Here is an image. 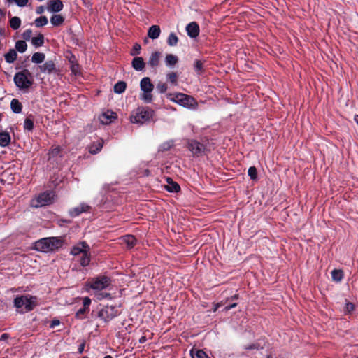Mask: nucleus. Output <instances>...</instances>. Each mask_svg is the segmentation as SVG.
<instances>
[{"instance_id": "f257e3e1", "label": "nucleus", "mask_w": 358, "mask_h": 358, "mask_svg": "<svg viewBox=\"0 0 358 358\" xmlns=\"http://www.w3.org/2000/svg\"><path fill=\"white\" fill-rule=\"evenodd\" d=\"M62 245V241L57 237L41 238L35 242L34 249L43 252H52Z\"/></svg>"}, {"instance_id": "f03ea898", "label": "nucleus", "mask_w": 358, "mask_h": 358, "mask_svg": "<svg viewBox=\"0 0 358 358\" xmlns=\"http://www.w3.org/2000/svg\"><path fill=\"white\" fill-rule=\"evenodd\" d=\"M154 111L148 108L139 107L133 110L130 116V122L132 124L142 125L150 121L154 116Z\"/></svg>"}, {"instance_id": "7ed1b4c3", "label": "nucleus", "mask_w": 358, "mask_h": 358, "mask_svg": "<svg viewBox=\"0 0 358 358\" xmlns=\"http://www.w3.org/2000/svg\"><path fill=\"white\" fill-rule=\"evenodd\" d=\"M13 80L16 86L20 90L29 89L33 84V77L27 69L17 72Z\"/></svg>"}, {"instance_id": "20e7f679", "label": "nucleus", "mask_w": 358, "mask_h": 358, "mask_svg": "<svg viewBox=\"0 0 358 358\" xmlns=\"http://www.w3.org/2000/svg\"><path fill=\"white\" fill-rule=\"evenodd\" d=\"M170 100L187 108H196L198 106L197 101L191 96L183 93L170 94Z\"/></svg>"}, {"instance_id": "39448f33", "label": "nucleus", "mask_w": 358, "mask_h": 358, "mask_svg": "<svg viewBox=\"0 0 358 358\" xmlns=\"http://www.w3.org/2000/svg\"><path fill=\"white\" fill-rule=\"evenodd\" d=\"M36 305V297L30 295L17 296L14 299V306L17 309L24 308L25 312L31 311Z\"/></svg>"}, {"instance_id": "423d86ee", "label": "nucleus", "mask_w": 358, "mask_h": 358, "mask_svg": "<svg viewBox=\"0 0 358 358\" xmlns=\"http://www.w3.org/2000/svg\"><path fill=\"white\" fill-rule=\"evenodd\" d=\"M140 87L143 92L141 99L146 103H150L152 101V92L154 89V85L150 78L148 77L143 78L140 82Z\"/></svg>"}, {"instance_id": "0eeeda50", "label": "nucleus", "mask_w": 358, "mask_h": 358, "mask_svg": "<svg viewBox=\"0 0 358 358\" xmlns=\"http://www.w3.org/2000/svg\"><path fill=\"white\" fill-rule=\"evenodd\" d=\"M54 200V193L51 191L45 192L31 201V206L33 208H41L51 204Z\"/></svg>"}, {"instance_id": "6e6552de", "label": "nucleus", "mask_w": 358, "mask_h": 358, "mask_svg": "<svg viewBox=\"0 0 358 358\" xmlns=\"http://www.w3.org/2000/svg\"><path fill=\"white\" fill-rule=\"evenodd\" d=\"M111 284V280L108 277L99 276L89 280L86 286L94 291H101L108 287Z\"/></svg>"}, {"instance_id": "1a4fd4ad", "label": "nucleus", "mask_w": 358, "mask_h": 358, "mask_svg": "<svg viewBox=\"0 0 358 358\" xmlns=\"http://www.w3.org/2000/svg\"><path fill=\"white\" fill-rule=\"evenodd\" d=\"M120 314V311L115 306H106L101 308L98 317L105 322H108Z\"/></svg>"}, {"instance_id": "9d476101", "label": "nucleus", "mask_w": 358, "mask_h": 358, "mask_svg": "<svg viewBox=\"0 0 358 358\" xmlns=\"http://www.w3.org/2000/svg\"><path fill=\"white\" fill-rule=\"evenodd\" d=\"M189 150L194 155H201L205 152L206 147L203 144L196 140H189L187 142Z\"/></svg>"}, {"instance_id": "9b49d317", "label": "nucleus", "mask_w": 358, "mask_h": 358, "mask_svg": "<svg viewBox=\"0 0 358 358\" xmlns=\"http://www.w3.org/2000/svg\"><path fill=\"white\" fill-rule=\"evenodd\" d=\"M90 206L85 203H81L79 206L74 207L69 210L71 217L79 216L83 213H87L90 210Z\"/></svg>"}, {"instance_id": "f8f14e48", "label": "nucleus", "mask_w": 358, "mask_h": 358, "mask_svg": "<svg viewBox=\"0 0 358 358\" xmlns=\"http://www.w3.org/2000/svg\"><path fill=\"white\" fill-rule=\"evenodd\" d=\"M90 246L85 242H80L72 248L71 254L76 256L83 255L85 252H90Z\"/></svg>"}, {"instance_id": "ddd939ff", "label": "nucleus", "mask_w": 358, "mask_h": 358, "mask_svg": "<svg viewBox=\"0 0 358 358\" xmlns=\"http://www.w3.org/2000/svg\"><path fill=\"white\" fill-rule=\"evenodd\" d=\"M117 119V114L111 110H107L99 116V120L103 124H109Z\"/></svg>"}, {"instance_id": "4468645a", "label": "nucleus", "mask_w": 358, "mask_h": 358, "mask_svg": "<svg viewBox=\"0 0 358 358\" xmlns=\"http://www.w3.org/2000/svg\"><path fill=\"white\" fill-rule=\"evenodd\" d=\"M41 72L50 74L57 72L55 62L52 60L46 61L43 64L39 66Z\"/></svg>"}, {"instance_id": "2eb2a0df", "label": "nucleus", "mask_w": 358, "mask_h": 358, "mask_svg": "<svg viewBox=\"0 0 358 358\" xmlns=\"http://www.w3.org/2000/svg\"><path fill=\"white\" fill-rule=\"evenodd\" d=\"M63 3L60 0H50L48 3L47 10L51 13H57L63 9Z\"/></svg>"}, {"instance_id": "dca6fc26", "label": "nucleus", "mask_w": 358, "mask_h": 358, "mask_svg": "<svg viewBox=\"0 0 358 358\" xmlns=\"http://www.w3.org/2000/svg\"><path fill=\"white\" fill-rule=\"evenodd\" d=\"M186 31H187V35L190 38H193L197 37L199 36V31H200L199 27L198 24L195 22L189 23L186 27Z\"/></svg>"}, {"instance_id": "f3484780", "label": "nucleus", "mask_w": 358, "mask_h": 358, "mask_svg": "<svg viewBox=\"0 0 358 358\" xmlns=\"http://www.w3.org/2000/svg\"><path fill=\"white\" fill-rule=\"evenodd\" d=\"M103 145V141L102 139H99L96 141H94L88 146L89 152L92 155L97 154L101 150Z\"/></svg>"}, {"instance_id": "a211bd4d", "label": "nucleus", "mask_w": 358, "mask_h": 358, "mask_svg": "<svg viewBox=\"0 0 358 358\" xmlns=\"http://www.w3.org/2000/svg\"><path fill=\"white\" fill-rule=\"evenodd\" d=\"M160 57L161 53L159 52L155 51L152 52L148 62V65L152 68L155 69L159 64Z\"/></svg>"}, {"instance_id": "6ab92c4d", "label": "nucleus", "mask_w": 358, "mask_h": 358, "mask_svg": "<svg viewBox=\"0 0 358 358\" xmlns=\"http://www.w3.org/2000/svg\"><path fill=\"white\" fill-rule=\"evenodd\" d=\"M132 67L138 71H143L145 68V63L141 57H136L131 62Z\"/></svg>"}, {"instance_id": "aec40b11", "label": "nucleus", "mask_w": 358, "mask_h": 358, "mask_svg": "<svg viewBox=\"0 0 358 358\" xmlns=\"http://www.w3.org/2000/svg\"><path fill=\"white\" fill-rule=\"evenodd\" d=\"M122 243L125 244L128 248H132L136 243V238L132 235H126L120 238Z\"/></svg>"}, {"instance_id": "412c9836", "label": "nucleus", "mask_w": 358, "mask_h": 358, "mask_svg": "<svg viewBox=\"0 0 358 358\" xmlns=\"http://www.w3.org/2000/svg\"><path fill=\"white\" fill-rule=\"evenodd\" d=\"M161 33L160 27L158 25H152L151 26L148 31V36L151 39H157Z\"/></svg>"}, {"instance_id": "4be33fe9", "label": "nucleus", "mask_w": 358, "mask_h": 358, "mask_svg": "<svg viewBox=\"0 0 358 358\" xmlns=\"http://www.w3.org/2000/svg\"><path fill=\"white\" fill-rule=\"evenodd\" d=\"M167 185L166 189L169 192H178L180 191V187L179 185L173 181L170 178H167Z\"/></svg>"}, {"instance_id": "5701e85b", "label": "nucleus", "mask_w": 358, "mask_h": 358, "mask_svg": "<svg viewBox=\"0 0 358 358\" xmlns=\"http://www.w3.org/2000/svg\"><path fill=\"white\" fill-rule=\"evenodd\" d=\"M10 142V136L8 132H0V146L6 147Z\"/></svg>"}, {"instance_id": "b1692460", "label": "nucleus", "mask_w": 358, "mask_h": 358, "mask_svg": "<svg viewBox=\"0 0 358 358\" xmlns=\"http://www.w3.org/2000/svg\"><path fill=\"white\" fill-rule=\"evenodd\" d=\"M17 56V55L16 51L14 49H10L7 53L5 54L4 57L7 63L11 64L16 60Z\"/></svg>"}, {"instance_id": "393cba45", "label": "nucleus", "mask_w": 358, "mask_h": 358, "mask_svg": "<svg viewBox=\"0 0 358 358\" xmlns=\"http://www.w3.org/2000/svg\"><path fill=\"white\" fill-rule=\"evenodd\" d=\"M10 108L13 113H20L22 111V103L16 99H13L10 103Z\"/></svg>"}, {"instance_id": "a878e982", "label": "nucleus", "mask_w": 358, "mask_h": 358, "mask_svg": "<svg viewBox=\"0 0 358 358\" xmlns=\"http://www.w3.org/2000/svg\"><path fill=\"white\" fill-rule=\"evenodd\" d=\"M178 59L177 56L172 54H168L165 57V63L168 66H173L176 65L178 63Z\"/></svg>"}, {"instance_id": "bb28decb", "label": "nucleus", "mask_w": 358, "mask_h": 358, "mask_svg": "<svg viewBox=\"0 0 358 358\" xmlns=\"http://www.w3.org/2000/svg\"><path fill=\"white\" fill-rule=\"evenodd\" d=\"M44 43V36L39 34L37 36L31 38V44L35 47H41Z\"/></svg>"}, {"instance_id": "cd10ccee", "label": "nucleus", "mask_w": 358, "mask_h": 358, "mask_svg": "<svg viewBox=\"0 0 358 358\" xmlns=\"http://www.w3.org/2000/svg\"><path fill=\"white\" fill-rule=\"evenodd\" d=\"M9 24L13 30H17L21 26V20L19 17H13L9 20Z\"/></svg>"}, {"instance_id": "c85d7f7f", "label": "nucleus", "mask_w": 358, "mask_h": 358, "mask_svg": "<svg viewBox=\"0 0 358 358\" xmlns=\"http://www.w3.org/2000/svg\"><path fill=\"white\" fill-rule=\"evenodd\" d=\"M190 355L192 358H210L202 350H191Z\"/></svg>"}, {"instance_id": "c756f323", "label": "nucleus", "mask_w": 358, "mask_h": 358, "mask_svg": "<svg viewBox=\"0 0 358 358\" xmlns=\"http://www.w3.org/2000/svg\"><path fill=\"white\" fill-rule=\"evenodd\" d=\"M64 18L61 15H53L50 18L51 24L57 27L63 24Z\"/></svg>"}, {"instance_id": "7c9ffc66", "label": "nucleus", "mask_w": 358, "mask_h": 358, "mask_svg": "<svg viewBox=\"0 0 358 358\" xmlns=\"http://www.w3.org/2000/svg\"><path fill=\"white\" fill-rule=\"evenodd\" d=\"M127 87V84L124 81H119L114 85V92L116 94L123 93Z\"/></svg>"}, {"instance_id": "2f4dec72", "label": "nucleus", "mask_w": 358, "mask_h": 358, "mask_svg": "<svg viewBox=\"0 0 358 358\" xmlns=\"http://www.w3.org/2000/svg\"><path fill=\"white\" fill-rule=\"evenodd\" d=\"M45 54L43 52H35L31 57V62L36 64H41L45 59Z\"/></svg>"}, {"instance_id": "473e14b6", "label": "nucleus", "mask_w": 358, "mask_h": 358, "mask_svg": "<svg viewBox=\"0 0 358 358\" xmlns=\"http://www.w3.org/2000/svg\"><path fill=\"white\" fill-rule=\"evenodd\" d=\"M90 262V252H85L82 255L80 263L82 266H87Z\"/></svg>"}, {"instance_id": "72a5a7b5", "label": "nucleus", "mask_w": 358, "mask_h": 358, "mask_svg": "<svg viewBox=\"0 0 358 358\" xmlns=\"http://www.w3.org/2000/svg\"><path fill=\"white\" fill-rule=\"evenodd\" d=\"M331 278L336 282H340L343 278V273L341 270L334 269L331 271Z\"/></svg>"}, {"instance_id": "f704fd0d", "label": "nucleus", "mask_w": 358, "mask_h": 358, "mask_svg": "<svg viewBox=\"0 0 358 358\" xmlns=\"http://www.w3.org/2000/svg\"><path fill=\"white\" fill-rule=\"evenodd\" d=\"M15 48L18 52L23 53L27 50V45L24 41H17L15 43Z\"/></svg>"}, {"instance_id": "c9c22d12", "label": "nucleus", "mask_w": 358, "mask_h": 358, "mask_svg": "<svg viewBox=\"0 0 358 358\" xmlns=\"http://www.w3.org/2000/svg\"><path fill=\"white\" fill-rule=\"evenodd\" d=\"M178 43V38L174 33H171L167 38V43L170 46H176Z\"/></svg>"}, {"instance_id": "e433bc0d", "label": "nucleus", "mask_w": 358, "mask_h": 358, "mask_svg": "<svg viewBox=\"0 0 358 358\" xmlns=\"http://www.w3.org/2000/svg\"><path fill=\"white\" fill-rule=\"evenodd\" d=\"M48 22V18L45 16H41L39 17H37L35 21L34 24L36 27H41L45 25H46Z\"/></svg>"}, {"instance_id": "4c0bfd02", "label": "nucleus", "mask_w": 358, "mask_h": 358, "mask_svg": "<svg viewBox=\"0 0 358 358\" xmlns=\"http://www.w3.org/2000/svg\"><path fill=\"white\" fill-rule=\"evenodd\" d=\"M166 79L173 85H178V75L176 72H171L166 74Z\"/></svg>"}, {"instance_id": "58836bf2", "label": "nucleus", "mask_w": 358, "mask_h": 358, "mask_svg": "<svg viewBox=\"0 0 358 358\" xmlns=\"http://www.w3.org/2000/svg\"><path fill=\"white\" fill-rule=\"evenodd\" d=\"M260 348H262L260 347L259 344L257 343H252L250 344L243 345V349H244L245 350H258Z\"/></svg>"}, {"instance_id": "ea45409f", "label": "nucleus", "mask_w": 358, "mask_h": 358, "mask_svg": "<svg viewBox=\"0 0 358 358\" xmlns=\"http://www.w3.org/2000/svg\"><path fill=\"white\" fill-rule=\"evenodd\" d=\"M24 129L30 131H32L34 128V122L30 118L27 117L25 119L24 122Z\"/></svg>"}, {"instance_id": "a19ab883", "label": "nucleus", "mask_w": 358, "mask_h": 358, "mask_svg": "<svg viewBox=\"0 0 358 358\" xmlns=\"http://www.w3.org/2000/svg\"><path fill=\"white\" fill-rule=\"evenodd\" d=\"M71 70L75 76H78L80 74V66L76 62H71Z\"/></svg>"}, {"instance_id": "79ce46f5", "label": "nucleus", "mask_w": 358, "mask_h": 358, "mask_svg": "<svg viewBox=\"0 0 358 358\" xmlns=\"http://www.w3.org/2000/svg\"><path fill=\"white\" fill-rule=\"evenodd\" d=\"M248 173L252 180H255L257 178V171L255 166L250 167L248 169Z\"/></svg>"}, {"instance_id": "37998d69", "label": "nucleus", "mask_w": 358, "mask_h": 358, "mask_svg": "<svg viewBox=\"0 0 358 358\" xmlns=\"http://www.w3.org/2000/svg\"><path fill=\"white\" fill-rule=\"evenodd\" d=\"M194 70L198 74H201L203 71V63L200 60H196L194 62Z\"/></svg>"}, {"instance_id": "c03bdc74", "label": "nucleus", "mask_w": 358, "mask_h": 358, "mask_svg": "<svg viewBox=\"0 0 358 358\" xmlns=\"http://www.w3.org/2000/svg\"><path fill=\"white\" fill-rule=\"evenodd\" d=\"M7 1L9 3H15L19 7H24L27 4L29 0H7Z\"/></svg>"}, {"instance_id": "a18cd8bd", "label": "nucleus", "mask_w": 358, "mask_h": 358, "mask_svg": "<svg viewBox=\"0 0 358 358\" xmlns=\"http://www.w3.org/2000/svg\"><path fill=\"white\" fill-rule=\"evenodd\" d=\"M95 296L98 300H102L103 299H111L110 294L99 292V291H97V292L95 293Z\"/></svg>"}, {"instance_id": "49530a36", "label": "nucleus", "mask_w": 358, "mask_h": 358, "mask_svg": "<svg viewBox=\"0 0 358 358\" xmlns=\"http://www.w3.org/2000/svg\"><path fill=\"white\" fill-rule=\"evenodd\" d=\"M157 90L159 92V93H164L167 89H168V87H167V85L164 83H162V82H159L157 85Z\"/></svg>"}, {"instance_id": "de8ad7c7", "label": "nucleus", "mask_w": 358, "mask_h": 358, "mask_svg": "<svg viewBox=\"0 0 358 358\" xmlns=\"http://www.w3.org/2000/svg\"><path fill=\"white\" fill-rule=\"evenodd\" d=\"M141 48V45L138 43H135L131 50V55L133 56L139 55Z\"/></svg>"}, {"instance_id": "09e8293b", "label": "nucleus", "mask_w": 358, "mask_h": 358, "mask_svg": "<svg viewBox=\"0 0 358 358\" xmlns=\"http://www.w3.org/2000/svg\"><path fill=\"white\" fill-rule=\"evenodd\" d=\"M173 145V142L172 141L165 142L161 145V149L162 150H167L170 149Z\"/></svg>"}, {"instance_id": "8fccbe9b", "label": "nucleus", "mask_w": 358, "mask_h": 358, "mask_svg": "<svg viewBox=\"0 0 358 358\" xmlns=\"http://www.w3.org/2000/svg\"><path fill=\"white\" fill-rule=\"evenodd\" d=\"M31 34H32L31 30V29H27L22 34L23 38L27 40V41H29L31 38Z\"/></svg>"}, {"instance_id": "3c124183", "label": "nucleus", "mask_w": 358, "mask_h": 358, "mask_svg": "<svg viewBox=\"0 0 358 358\" xmlns=\"http://www.w3.org/2000/svg\"><path fill=\"white\" fill-rule=\"evenodd\" d=\"M355 308V306L353 305V303H346L345 304V311L348 312V313H350L351 311H352Z\"/></svg>"}, {"instance_id": "603ef678", "label": "nucleus", "mask_w": 358, "mask_h": 358, "mask_svg": "<svg viewBox=\"0 0 358 358\" xmlns=\"http://www.w3.org/2000/svg\"><path fill=\"white\" fill-rule=\"evenodd\" d=\"M91 303V299L86 296L83 299V306L85 308H88Z\"/></svg>"}, {"instance_id": "864d4df0", "label": "nucleus", "mask_w": 358, "mask_h": 358, "mask_svg": "<svg viewBox=\"0 0 358 358\" xmlns=\"http://www.w3.org/2000/svg\"><path fill=\"white\" fill-rule=\"evenodd\" d=\"M236 306H237V303H232L231 305L225 306L224 310L225 311H228V310H229L236 307Z\"/></svg>"}, {"instance_id": "5fc2aeb1", "label": "nucleus", "mask_w": 358, "mask_h": 358, "mask_svg": "<svg viewBox=\"0 0 358 358\" xmlns=\"http://www.w3.org/2000/svg\"><path fill=\"white\" fill-rule=\"evenodd\" d=\"M45 10V8L42 6H38L36 9V12L37 14H42Z\"/></svg>"}, {"instance_id": "6e6d98bb", "label": "nucleus", "mask_w": 358, "mask_h": 358, "mask_svg": "<svg viewBox=\"0 0 358 358\" xmlns=\"http://www.w3.org/2000/svg\"><path fill=\"white\" fill-rule=\"evenodd\" d=\"M85 309L86 308H80V310H78L76 313V317H78L80 316V315L83 314L85 312Z\"/></svg>"}, {"instance_id": "4d7b16f0", "label": "nucleus", "mask_w": 358, "mask_h": 358, "mask_svg": "<svg viewBox=\"0 0 358 358\" xmlns=\"http://www.w3.org/2000/svg\"><path fill=\"white\" fill-rule=\"evenodd\" d=\"M84 348H85V343L83 342L78 347V352L82 353L84 350Z\"/></svg>"}, {"instance_id": "13d9d810", "label": "nucleus", "mask_w": 358, "mask_h": 358, "mask_svg": "<svg viewBox=\"0 0 358 358\" xmlns=\"http://www.w3.org/2000/svg\"><path fill=\"white\" fill-rule=\"evenodd\" d=\"M59 321L58 320H54L52 321L51 322V324H50V327H54L57 325H59Z\"/></svg>"}, {"instance_id": "bf43d9fd", "label": "nucleus", "mask_w": 358, "mask_h": 358, "mask_svg": "<svg viewBox=\"0 0 358 358\" xmlns=\"http://www.w3.org/2000/svg\"><path fill=\"white\" fill-rule=\"evenodd\" d=\"M222 306V303H217L216 304L214 305L213 306V312H216L217 310V309Z\"/></svg>"}, {"instance_id": "052dcab7", "label": "nucleus", "mask_w": 358, "mask_h": 358, "mask_svg": "<svg viewBox=\"0 0 358 358\" xmlns=\"http://www.w3.org/2000/svg\"><path fill=\"white\" fill-rule=\"evenodd\" d=\"M59 151H60L59 148H56L52 149L51 152H52V154L54 155V154H58L59 152Z\"/></svg>"}, {"instance_id": "680f3d73", "label": "nucleus", "mask_w": 358, "mask_h": 358, "mask_svg": "<svg viewBox=\"0 0 358 358\" xmlns=\"http://www.w3.org/2000/svg\"><path fill=\"white\" fill-rule=\"evenodd\" d=\"M146 341V337L145 336H141L140 338H139V343H143Z\"/></svg>"}, {"instance_id": "e2e57ef3", "label": "nucleus", "mask_w": 358, "mask_h": 358, "mask_svg": "<svg viewBox=\"0 0 358 358\" xmlns=\"http://www.w3.org/2000/svg\"><path fill=\"white\" fill-rule=\"evenodd\" d=\"M354 120L358 124V115H355Z\"/></svg>"}, {"instance_id": "0e129e2a", "label": "nucleus", "mask_w": 358, "mask_h": 358, "mask_svg": "<svg viewBox=\"0 0 358 358\" xmlns=\"http://www.w3.org/2000/svg\"><path fill=\"white\" fill-rule=\"evenodd\" d=\"M103 358H113V357L110 355H106Z\"/></svg>"}, {"instance_id": "69168bd1", "label": "nucleus", "mask_w": 358, "mask_h": 358, "mask_svg": "<svg viewBox=\"0 0 358 358\" xmlns=\"http://www.w3.org/2000/svg\"><path fill=\"white\" fill-rule=\"evenodd\" d=\"M237 298H238V295H234V296L232 297V299H236Z\"/></svg>"}, {"instance_id": "338daca9", "label": "nucleus", "mask_w": 358, "mask_h": 358, "mask_svg": "<svg viewBox=\"0 0 358 358\" xmlns=\"http://www.w3.org/2000/svg\"><path fill=\"white\" fill-rule=\"evenodd\" d=\"M83 358H87V357H83Z\"/></svg>"}]
</instances>
